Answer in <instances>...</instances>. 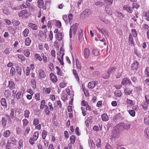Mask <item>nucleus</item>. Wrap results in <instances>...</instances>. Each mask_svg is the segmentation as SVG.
<instances>
[{"label": "nucleus", "instance_id": "8fccbe9b", "mask_svg": "<svg viewBox=\"0 0 149 149\" xmlns=\"http://www.w3.org/2000/svg\"><path fill=\"white\" fill-rule=\"evenodd\" d=\"M32 87L34 89L36 88V81L34 79H32L31 81Z\"/></svg>", "mask_w": 149, "mask_h": 149}, {"label": "nucleus", "instance_id": "9b49d317", "mask_svg": "<svg viewBox=\"0 0 149 149\" xmlns=\"http://www.w3.org/2000/svg\"><path fill=\"white\" fill-rule=\"evenodd\" d=\"M28 27L33 30H36L38 29V26L35 24H33L32 23H29L28 24Z\"/></svg>", "mask_w": 149, "mask_h": 149}, {"label": "nucleus", "instance_id": "473e14b6", "mask_svg": "<svg viewBox=\"0 0 149 149\" xmlns=\"http://www.w3.org/2000/svg\"><path fill=\"white\" fill-rule=\"evenodd\" d=\"M3 13L6 15H8L10 13L9 11L8 10L7 8L5 7H3Z\"/></svg>", "mask_w": 149, "mask_h": 149}, {"label": "nucleus", "instance_id": "6e6552de", "mask_svg": "<svg viewBox=\"0 0 149 149\" xmlns=\"http://www.w3.org/2000/svg\"><path fill=\"white\" fill-rule=\"evenodd\" d=\"M38 76L40 79H42L44 78L46 75L45 74L44 71L41 69H40L38 70Z\"/></svg>", "mask_w": 149, "mask_h": 149}, {"label": "nucleus", "instance_id": "4d7b16f0", "mask_svg": "<svg viewBox=\"0 0 149 149\" xmlns=\"http://www.w3.org/2000/svg\"><path fill=\"white\" fill-rule=\"evenodd\" d=\"M110 75L107 72V74L106 75H102V77L104 79H107L110 77Z\"/></svg>", "mask_w": 149, "mask_h": 149}, {"label": "nucleus", "instance_id": "5701e85b", "mask_svg": "<svg viewBox=\"0 0 149 149\" xmlns=\"http://www.w3.org/2000/svg\"><path fill=\"white\" fill-rule=\"evenodd\" d=\"M1 102L2 105L4 106L6 108H7V104L5 98H2L1 100Z\"/></svg>", "mask_w": 149, "mask_h": 149}, {"label": "nucleus", "instance_id": "79ce46f5", "mask_svg": "<svg viewBox=\"0 0 149 149\" xmlns=\"http://www.w3.org/2000/svg\"><path fill=\"white\" fill-rule=\"evenodd\" d=\"M143 16L145 19L147 21H149V15L147 14V12H144L143 13Z\"/></svg>", "mask_w": 149, "mask_h": 149}, {"label": "nucleus", "instance_id": "393cba45", "mask_svg": "<svg viewBox=\"0 0 149 149\" xmlns=\"http://www.w3.org/2000/svg\"><path fill=\"white\" fill-rule=\"evenodd\" d=\"M30 3L28 2L24 3L21 6V8L22 9L24 8H27L29 7L30 6Z\"/></svg>", "mask_w": 149, "mask_h": 149}, {"label": "nucleus", "instance_id": "4c0bfd02", "mask_svg": "<svg viewBox=\"0 0 149 149\" xmlns=\"http://www.w3.org/2000/svg\"><path fill=\"white\" fill-rule=\"evenodd\" d=\"M142 29L144 31H147L149 29V26L147 24H144L142 26Z\"/></svg>", "mask_w": 149, "mask_h": 149}, {"label": "nucleus", "instance_id": "bb28decb", "mask_svg": "<svg viewBox=\"0 0 149 149\" xmlns=\"http://www.w3.org/2000/svg\"><path fill=\"white\" fill-rule=\"evenodd\" d=\"M105 10L107 13L109 15H112V10H111L110 8L108 7V6H107L106 7Z\"/></svg>", "mask_w": 149, "mask_h": 149}, {"label": "nucleus", "instance_id": "7c9ffc66", "mask_svg": "<svg viewBox=\"0 0 149 149\" xmlns=\"http://www.w3.org/2000/svg\"><path fill=\"white\" fill-rule=\"evenodd\" d=\"M70 140L71 144H74L75 142V136L74 135H72L70 137Z\"/></svg>", "mask_w": 149, "mask_h": 149}, {"label": "nucleus", "instance_id": "72a5a7b5", "mask_svg": "<svg viewBox=\"0 0 149 149\" xmlns=\"http://www.w3.org/2000/svg\"><path fill=\"white\" fill-rule=\"evenodd\" d=\"M9 143H10V145L12 144L13 146H15L16 145L17 141L15 138H12L11 139L10 142Z\"/></svg>", "mask_w": 149, "mask_h": 149}, {"label": "nucleus", "instance_id": "a18cd8bd", "mask_svg": "<svg viewBox=\"0 0 149 149\" xmlns=\"http://www.w3.org/2000/svg\"><path fill=\"white\" fill-rule=\"evenodd\" d=\"M23 141L22 139H20L19 142V146L18 147L19 149H21L23 147Z\"/></svg>", "mask_w": 149, "mask_h": 149}, {"label": "nucleus", "instance_id": "49530a36", "mask_svg": "<svg viewBox=\"0 0 149 149\" xmlns=\"http://www.w3.org/2000/svg\"><path fill=\"white\" fill-rule=\"evenodd\" d=\"M47 132L45 130H44L42 131V138L43 139H45L47 135Z\"/></svg>", "mask_w": 149, "mask_h": 149}, {"label": "nucleus", "instance_id": "f3484780", "mask_svg": "<svg viewBox=\"0 0 149 149\" xmlns=\"http://www.w3.org/2000/svg\"><path fill=\"white\" fill-rule=\"evenodd\" d=\"M16 70L17 73L19 75L22 74V68L21 64H19L17 65L16 68Z\"/></svg>", "mask_w": 149, "mask_h": 149}, {"label": "nucleus", "instance_id": "423d86ee", "mask_svg": "<svg viewBox=\"0 0 149 149\" xmlns=\"http://www.w3.org/2000/svg\"><path fill=\"white\" fill-rule=\"evenodd\" d=\"M97 29L102 34L104 35V36L105 37H108L109 36V35L107 31L105 28H102L101 29H100L98 27H97Z\"/></svg>", "mask_w": 149, "mask_h": 149}, {"label": "nucleus", "instance_id": "774afa93", "mask_svg": "<svg viewBox=\"0 0 149 149\" xmlns=\"http://www.w3.org/2000/svg\"><path fill=\"white\" fill-rule=\"evenodd\" d=\"M10 143L9 142H8L6 146V149H11V147L10 146Z\"/></svg>", "mask_w": 149, "mask_h": 149}, {"label": "nucleus", "instance_id": "13d9d810", "mask_svg": "<svg viewBox=\"0 0 149 149\" xmlns=\"http://www.w3.org/2000/svg\"><path fill=\"white\" fill-rule=\"evenodd\" d=\"M115 94L118 97H120L122 95V93L120 91H118L115 93Z\"/></svg>", "mask_w": 149, "mask_h": 149}, {"label": "nucleus", "instance_id": "bf43d9fd", "mask_svg": "<svg viewBox=\"0 0 149 149\" xmlns=\"http://www.w3.org/2000/svg\"><path fill=\"white\" fill-rule=\"evenodd\" d=\"M45 108V112L46 114L48 115L50 113V111L49 110L48 107V106L46 105Z\"/></svg>", "mask_w": 149, "mask_h": 149}, {"label": "nucleus", "instance_id": "e2e57ef3", "mask_svg": "<svg viewBox=\"0 0 149 149\" xmlns=\"http://www.w3.org/2000/svg\"><path fill=\"white\" fill-rule=\"evenodd\" d=\"M56 25L58 28H60L62 26L61 22L59 20L56 21Z\"/></svg>", "mask_w": 149, "mask_h": 149}, {"label": "nucleus", "instance_id": "6ab92c4d", "mask_svg": "<svg viewBox=\"0 0 149 149\" xmlns=\"http://www.w3.org/2000/svg\"><path fill=\"white\" fill-rule=\"evenodd\" d=\"M102 119L103 121H106L109 119V117L106 113H103L102 115Z\"/></svg>", "mask_w": 149, "mask_h": 149}, {"label": "nucleus", "instance_id": "f257e3e1", "mask_svg": "<svg viewBox=\"0 0 149 149\" xmlns=\"http://www.w3.org/2000/svg\"><path fill=\"white\" fill-rule=\"evenodd\" d=\"M30 13L26 10L21 11L18 13V15L19 17L26 18L30 15Z\"/></svg>", "mask_w": 149, "mask_h": 149}, {"label": "nucleus", "instance_id": "de8ad7c7", "mask_svg": "<svg viewBox=\"0 0 149 149\" xmlns=\"http://www.w3.org/2000/svg\"><path fill=\"white\" fill-rule=\"evenodd\" d=\"M129 45H131L132 46H134V40L133 38H129Z\"/></svg>", "mask_w": 149, "mask_h": 149}, {"label": "nucleus", "instance_id": "4468645a", "mask_svg": "<svg viewBox=\"0 0 149 149\" xmlns=\"http://www.w3.org/2000/svg\"><path fill=\"white\" fill-rule=\"evenodd\" d=\"M149 104L148 103L144 101L141 104V106L143 109L145 110H147L148 108V105Z\"/></svg>", "mask_w": 149, "mask_h": 149}, {"label": "nucleus", "instance_id": "052dcab7", "mask_svg": "<svg viewBox=\"0 0 149 149\" xmlns=\"http://www.w3.org/2000/svg\"><path fill=\"white\" fill-rule=\"evenodd\" d=\"M117 15L118 17L121 19H122L124 16L123 14L122 13L118 12H117Z\"/></svg>", "mask_w": 149, "mask_h": 149}, {"label": "nucleus", "instance_id": "aec40b11", "mask_svg": "<svg viewBox=\"0 0 149 149\" xmlns=\"http://www.w3.org/2000/svg\"><path fill=\"white\" fill-rule=\"evenodd\" d=\"M111 136L112 138H117L119 136V134L118 132L116 131L112 132Z\"/></svg>", "mask_w": 149, "mask_h": 149}, {"label": "nucleus", "instance_id": "37998d69", "mask_svg": "<svg viewBox=\"0 0 149 149\" xmlns=\"http://www.w3.org/2000/svg\"><path fill=\"white\" fill-rule=\"evenodd\" d=\"M30 114V112L29 111L26 110L24 111V115L26 118H28Z\"/></svg>", "mask_w": 149, "mask_h": 149}, {"label": "nucleus", "instance_id": "58836bf2", "mask_svg": "<svg viewBox=\"0 0 149 149\" xmlns=\"http://www.w3.org/2000/svg\"><path fill=\"white\" fill-rule=\"evenodd\" d=\"M128 113L131 116L134 117L135 116V112L134 110H130L128 111Z\"/></svg>", "mask_w": 149, "mask_h": 149}, {"label": "nucleus", "instance_id": "0e129e2a", "mask_svg": "<svg viewBox=\"0 0 149 149\" xmlns=\"http://www.w3.org/2000/svg\"><path fill=\"white\" fill-rule=\"evenodd\" d=\"M35 98L37 101H39L40 100V94L39 93H37L35 94Z\"/></svg>", "mask_w": 149, "mask_h": 149}, {"label": "nucleus", "instance_id": "9d476101", "mask_svg": "<svg viewBox=\"0 0 149 149\" xmlns=\"http://www.w3.org/2000/svg\"><path fill=\"white\" fill-rule=\"evenodd\" d=\"M137 33L135 29H132L131 30V32L130 33L129 37H136L137 36Z\"/></svg>", "mask_w": 149, "mask_h": 149}, {"label": "nucleus", "instance_id": "39448f33", "mask_svg": "<svg viewBox=\"0 0 149 149\" xmlns=\"http://www.w3.org/2000/svg\"><path fill=\"white\" fill-rule=\"evenodd\" d=\"M38 7L40 8H42L44 10L46 9V6H44V2L43 0H38Z\"/></svg>", "mask_w": 149, "mask_h": 149}, {"label": "nucleus", "instance_id": "f03ea898", "mask_svg": "<svg viewBox=\"0 0 149 149\" xmlns=\"http://www.w3.org/2000/svg\"><path fill=\"white\" fill-rule=\"evenodd\" d=\"M8 120V123H10L11 122V120L10 117L9 115L6 114L4 115V117H3L2 118L1 123L4 126H5L7 120Z\"/></svg>", "mask_w": 149, "mask_h": 149}, {"label": "nucleus", "instance_id": "c9c22d12", "mask_svg": "<svg viewBox=\"0 0 149 149\" xmlns=\"http://www.w3.org/2000/svg\"><path fill=\"white\" fill-rule=\"evenodd\" d=\"M35 57L36 59L40 61H42V58L39 54H35Z\"/></svg>", "mask_w": 149, "mask_h": 149}, {"label": "nucleus", "instance_id": "680f3d73", "mask_svg": "<svg viewBox=\"0 0 149 149\" xmlns=\"http://www.w3.org/2000/svg\"><path fill=\"white\" fill-rule=\"evenodd\" d=\"M145 102L149 104V95H146L145 96Z\"/></svg>", "mask_w": 149, "mask_h": 149}, {"label": "nucleus", "instance_id": "c85d7f7f", "mask_svg": "<svg viewBox=\"0 0 149 149\" xmlns=\"http://www.w3.org/2000/svg\"><path fill=\"white\" fill-rule=\"evenodd\" d=\"M29 30L28 29L26 28L23 31V34L24 37H26L28 36V35L29 34Z\"/></svg>", "mask_w": 149, "mask_h": 149}, {"label": "nucleus", "instance_id": "20e7f679", "mask_svg": "<svg viewBox=\"0 0 149 149\" xmlns=\"http://www.w3.org/2000/svg\"><path fill=\"white\" fill-rule=\"evenodd\" d=\"M131 83V82L128 78L125 77L122 80L121 84L123 85H130Z\"/></svg>", "mask_w": 149, "mask_h": 149}, {"label": "nucleus", "instance_id": "e433bc0d", "mask_svg": "<svg viewBox=\"0 0 149 149\" xmlns=\"http://www.w3.org/2000/svg\"><path fill=\"white\" fill-rule=\"evenodd\" d=\"M25 44L27 46H29L31 42V40L29 38H26L25 40Z\"/></svg>", "mask_w": 149, "mask_h": 149}, {"label": "nucleus", "instance_id": "cd10ccee", "mask_svg": "<svg viewBox=\"0 0 149 149\" xmlns=\"http://www.w3.org/2000/svg\"><path fill=\"white\" fill-rule=\"evenodd\" d=\"M30 53L29 50L27 49H25L24 50V54L27 57H28L30 56Z\"/></svg>", "mask_w": 149, "mask_h": 149}, {"label": "nucleus", "instance_id": "a211bd4d", "mask_svg": "<svg viewBox=\"0 0 149 149\" xmlns=\"http://www.w3.org/2000/svg\"><path fill=\"white\" fill-rule=\"evenodd\" d=\"M124 9L126 10L129 13H131L133 10L132 8L128 6L127 5H125L123 7Z\"/></svg>", "mask_w": 149, "mask_h": 149}, {"label": "nucleus", "instance_id": "09e8293b", "mask_svg": "<svg viewBox=\"0 0 149 149\" xmlns=\"http://www.w3.org/2000/svg\"><path fill=\"white\" fill-rule=\"evenodd\" d=\"M10 73L11 75H14L15 73V69L14 68L12 67L10 69Z\"/></svg>", "mask_w": 149, "mask_h": 149}, {"label": "nucleus", "instance_id": "2eb2a0df", "mask_svg": "<svg viewBox=\"0 0 149 149\" xmlns=\"http://www.w3.org/2000/svg\"><path fill=\"white\" fill-rule=\"evenodd\" d=\"M116 70V68L114 66L112 67L109 68L107 72L110 75L111 74H114V72Z\"/></svg>", "mask_w": 149, "mask_h": 149}, {"label": "nucleus", "instance_id": "864d4df0", "mask_svg": "<svg viewBox=\"0 0 149 149\" xmlns=\"http://www.w3.org/2000/svg\"><path fill=\"white\" fill-rule=\"evenodd\" d=\"M22 121L23 123V127L26 126L29 123L28 120L26 119L23 120Z\"/></svg>", "mask_w": 149, "mask_h": 149}, {"label": "nucleus", "instance_id": "5fc2aeb1", "mask_svg": "<svg viewBox=\"0 0 149 149\" xmlns=\"http://www.w3.org/2000/svg\"><path fill=\"white\" fill-rule=\"evenodd\" d=\"M145 75L148 77H149V68L147 67L145 71Z\"/></svg>", "mask_w": 149, "mask_h": 149}, {"label": "nucleus", "instance_id": "b1692460", "mask_svg": "<svg viewBox=\"0 0 149 149\" xmlns=\"http://www.w3.org/2000/svg\"><path fill=\"white\" fill-rule=\"evenodd\" d=\"M68 95L65 93H63L61 95V98L62 100L65 102L68 99Z\"/></svg>", "mask_w": 149, "mask_h": 149}, {"label": "nucleus", "instance_id": "2f4dec72", "mask_svg": "<svg viewBox=\"0 0 149 149\" xmlns=\"http://www.w3.org/2000/svg\"><path fill=\"white\" fill-rule=\"evenodd\" d=\"M39 134L38 132H35L33 134V140L35 141H36L38 138Z\"/></svg>", "mask_w": 149, "mask_h": 149}, {"label": "nucleus", "instance_id": "4be33fe9", "mask_svg": "<svg viewBox=\"0 0 149 149\" xmlns=\"http://www.w3.org/2000/svg\"><path fill=\"white\" fill-rule=\"evenodd\" d=\"M132 90L129 88H125V93L127 95H130L132 92Z\"/></svg>", "mask_w": 149, "mask_h": 149}, {"label": "nucleus", "instance_id": "c756f323", "mask_svg": "<svg viewBox=\"0 0 149 149\" xmlns=\"http://www.w3.org/2000/svg\"><path fill=\"white\" fill-rule=\"evenodd\" d=\"M145 135L147 138L149 139V128L145 129L144 131Z\"/></svg>", "mask_w": 149, "mask_h": 149}, {"label": "nucleus", "instance_id": "603ef678", "mask_svg": "<svg viewBox=\"0 0 149 149\" xmlns=\"http://www.w3.org/2000/svg\"><path fill=\"white\" fill-rule=\"evenodd\" d=\"M39 120L37 118H35L33 121V124L35 126L39 124Z\"/></svg>", "mask_w": 149, "mask_h": 149}, {"label": "nucleus", "instance_id": "6e6d98bb", "mask_svg": "<svg viewBox=\"0 0 149 149\" xmlns=\"http://www.w3.org/2000/svg\"><path fill=\"white\" fill-rule=\"evenodd\" d=\"M56 69L57 70V73L59 75H61L62 73L61 70L59 68L58 66H56Z\"/></svg>", "mask_w": 149, "mask_h": 149}, {"label": "nucleus", "instance_id": "f704fd0d", "mask_svg": "<svg viewBox=\"0 0 149 149\" xmlns=\"http://www.w3.org/2000/svg\"><path fill=\"white\" fill-rule=\"evenodd\" d=\"M144 123L147 125H149V115L145 117L144 119Z\"/></svg>", "mask_w": 149, "mask_h": 149}, {"label": "nucleus", "instance_id": "ea45409f", "mask_svg": "<svg viewBox=\"0 0 149 149\" xmlns=\"http://www.w3.org/2000/svg\"><path fill=\"white\" fill-rule=\"evenodd\" d=\"M45 100H42L41 101V105L40 106V109H43L44 108V107L45 106Z\"/></svg>", "mask_w": 149, "mask_h": 149}, {"label": "nucleus", "instance_id": "a878e982", "mask_svg": "<svg viewBox=\"0 0 149 149\" xmlns=\"http://www.w3.org/2000/svg\"><path fill=\"white\" fill-rule=\"evenodd\" d=\"M10 134V131L8 130H6L3 133V136L5 137H9Z\"/></svg>", "mask_w": 149, "mask_h": 149}, {"label": "nucleus", "instance_id": "dca6fc26", "mask_svg": "<svg viewBox=\"0 0 149 149\" xmlns=\"http://www.w3.org/2000/svg\"><path fill=\"white\" fill-rule=\"evenodd\" d=\"M90 54L89 50L88 49L86 48L84 50V56L86 58H88L89 57Z\"/></svg>", "mask_w": 149, "mask_h": 149}, {"label": "nucleus", "instance_id": "69168bd1", "mask_svg": "<svg viewBox=\"0 0 149 149\" xmlns=\"http://www.w3.org/2000/svg\"><path fill=\"white\" fill-rule=\"evenodd\" d=\"M18 57L19 59H20L22 61H24L25 60V57L22 55H18Z\"/></svg>", "mask_w": 149, "mask_h": 149}, {"label": "nucleus", "instance_id": "7ed1b4c3", "mask_svg": "<svg viewBox=\"0 0 149 149\" xmlns=\"http://www.w3.org/2000/svg\"><path fill=\"white\" fill-rule=\"evenodd\" d=\"M118 126L126 130H128L130 128V125L129 123L125 124L124 123H120L118 124Z\"/></svg>", "mask_w": 149, "mask_h": 149}, {"label": "nucleus", "instance_id": "a19ab883", "mask_svg": "<svg viewBox=\"0 0 149 149\" xmlns=\"http://www.w3.org/2000/svg\"><path fill=\"white\" fill-rule=\"evenodd\" d=\"M73 72L74 75L75 76V78H76L77 80V81H79V78L78 77V76L77 74V71L75 70H73Z\"/></svg>", "mask_w": 149, "mask_h": 149}, {"label": "nucleus", "instance_id": "3c124183", "mask_svg": "<svg viewBox=\"0 0 149 149\" xmlns=\"http://www.w3.org/2000/svg\"><path fill=\"white\" fill-rule=\"evenodd\" d=\"M11 118L13 119L14 117V110L13 109H11V112L10 114Z\"/></svg>", "mask_w": 149, "mask_h": 149}, {"label": "nucleus", "instance_id": "c03bdc74", "mask_svg": "<svg viewBox=\"0 0 149 149\" xmlns=\"http://www.w3.org/2000/svg\"><path fill=\"white\" fill-rule=\"evenodd\" d=\"M92 53L94 55L97 56L98 55L99 51L97 49H94L92 51Z\"/></svg>", "mask_w": 149, "mask_h": 149}, {"label": "nucleus", "instance_id": "1a4fd4ad", "mask_svg": "<svg viewBox=\"0 0 149 149\" xmlns=\"http://www.w3.org/2000/svg\"><path fill=\"white\" fill-rule=\"evenodd\" d=\"M139 63L137 61H135L132 64L131 68L132 70H136L138 68Z\"/></svg>", "mask_w": 149, "mask_h": 149}, {"label": "nucleus", "instance_id": "412c9836", "mask_svg": "<svg viewBox=\"0 0 149 149\" xmlns=\"http://www.w3.org/2000/svg\"><path fill=\"white\" fill-rule=\"evenodd\" d=\"M50 76L51 77V80L54 82H56L57 81L56 77L54 75L53 73H51L50 74Z\"/></svg>", "mask_w": 149, "mask_h": 149}, {"label": "nucleus", "instance_id": "0eeeda50", "mask_svg": "<svg viewBox=\"0 0 149 149\" xmlns=\"http://www.w3.org/2000/svg\"><path fill=\"white\" fill-rule=\"evenodd\" d=\"M78 24L77 23H74L70 27V31L72 30L73 31V34L74 35L75 34L76 31L77 29Z\"/></svg>", "mask_w": 149, "mask_h": 149}, {"label": "nucleus", "instance_id": "f8f14e48", "mask_svg": "<svg viewBox=\"0 0 149 149\" xmlns=\"http://www.w3.org/2000/svg\"><path fill=\"white\" fill-rule=\"evenodd\" d=\"M97 81H92L90 82H89L88 84V87L90 88H93L97 84Z\"/></svg>", "mask_w": 149, "mask_h": 149}, {"label": "nucleus", "instance_id": "ddd939ff", "mask_svg": "<svg viewBox=\"0 0 149 149\" xmlns=\"http://www.w3.org/2000/svg\"><path fill=\"white\" fill-rule=\"evenodd\" d=\"M8 87L11 90L15 88V84L14 82L11 81H8Z\"/></svg>", "mask_w": 149, "mask_h": 149}, {"label": "nucleus", "instance_id": "338daca9", "mask_svg": "<svg viewBox=\"0 0 149 149\" xmlns=\"http://www.w3.org/2000/svg\"><path fill=\"white\" fill-rule=\"evenodd\" d=\"M21 96V93L20 92H18L16 94V97L17 100L19 99Z\"/></svg>", "mask_w": 149, "mask_h": 149}]
</instances>
